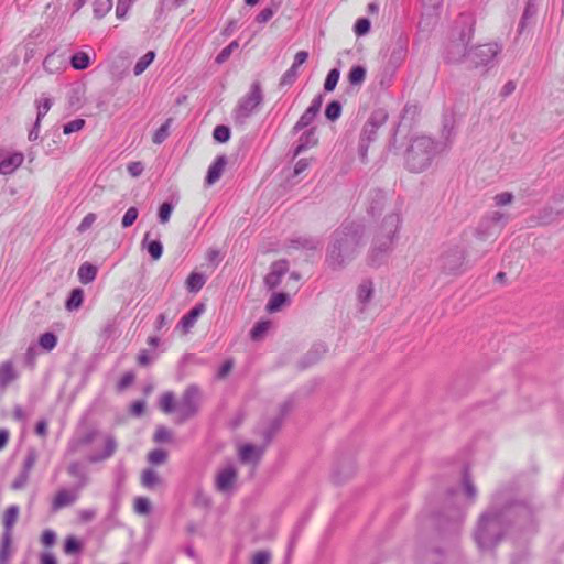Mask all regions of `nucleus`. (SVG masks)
<instances>
[{
    "label": "nucleus",
    "mask_w": 564,
    "mask_h": 564,
    "mask_svg": "<svg viewBox=\"0 0 564 564\" xmlns=\"http://www.w3.org/2000/svg\"><path fill=\"white\" fill-rule=\"evenodd\" d=\"M289 271V262L285 259L274 261L270 267V272L264 278V283L269 290L278 288L282 276Z\"/></svg>",
    "instance_id": "nucleus-14"
},
{
    "label": "nucleus",
    "mask_w": 564,
    "mask_h": 564,
    "mask_svg": "<svg viewBox=\"0 0 564 564\" xmlns=\"http://www.w3.org/2000/svg\"><path fill=\"white\" fill-rule=\"evenodd\" d=\"M466 251L460 245H451L444 248L440 258L438 267L446 275H459L465 270Z\"/></svg>",
    "instance_id": "nucleus-10"
},
{
    "label": "nucleus",
    "mask_w": 564,
    "mask_h": 564,
    "mask_svg": "<svg viewBox=\"0 0 564 564\" xmlns=\"http://www.w3.org/2000/svg\"><path fill=\"white\" fill-rule=\"evenodd\" d=\"M30 478V474L26 471H20L19 475L15 477L13 482L11 484V488L13 490H20L25 487Z\"/></svg>",
    "instance_id": "nucleus-61"
},
{
    "label": "nucleus",
    "mask_w": 564,
    "mask_h": 564,
    "mask_svg": "<svg viewBox=\"0 0 564 564\" xmlns=\"http://www.w3.org/2000/svg\"><path fill=\"white\" fill-rule=\"evenodd\" d=\"M200 389L196 384H189L183 392L176 406V422L182 424L194 417L200 405Z\"/></svg>",
    "instance_id": "nucleus-11"
},
{
    "label": "nucleus",
    "mask_w": 564,
    "mask_h": 564,
    "mask_svg": "<svg viewBox=\"0 0 564 564\" xmlns=\"http://www.w3.org/2000/svg\"><path fill=\"white\" fill-rule=\"evenodd\" d=\"M514 491L510 488L498 490L491 500L489 508L478 519L474 539L480 550L494 549L502 538L506 523L511 514L524 509Z\"/></svg>",
    "instance_id": "nucleus-1"
},
{
    "label": "nucleus",
    "mask_w": 564,
    "mask_h": 564,
    "mask_svg": "<svg viewBox=\"0 0 564 564\" xmlns=\"http://www.w3.org/2000/svg\"><path fill=\"white\" fill-rule=\"evenodd\" d=\"M501 46L497 43H486L469 48L468 62L475 68L494 67L497 56L501 53Z\"/></svg>",
    "instance_id": "nucleus-12"
},
{
    "label": "nucleus",
    "mask_w": 564,
    "mask_h": 564,
    "mask_svg": "<svg viewBox=\"0 0 564 564\" xmlns=\"http://www.w3.org/2000/svg\"><path fill=\"white\" fill-rule=\"evenodd\" d=\"M264 452V447L246 444L240 448L239 458L242 463L258 462Z\"/></svg>",
    "instance_id": "nucleus-23"
},
{
    "label": "nucleus",
    "mask_w": 564,
    "mask_h": 564,
    "mask_svg": "<svg viewBox=\"0 0 564 564\" xmlns=\"http://www.w3.org/2000/svg\"><path fill=\"white\" fill-rule=\"evenodd\" d=\"M237 480V470L232 466H228L220 470L216 477V488L221 492L229 491Z\"/></svg>",
    "instance_id": "nucleus-17"
},
{
    "label": "nucleus",
    "mask_w": 564,
    "mask_h": 564,
    "mask_svg": "<svg viewBox=\"0 0 564 564\" xmlns=\"http://www.w3.org/2000/svg\"><path fill=\"white\" fill-rule=\"evenodd\" d=\"M150 232H147L142 240V247L149 252L153 260H159L163 253V246L160 240H149Z\"/></svg>",
    "instance_id": "nucleus-26"
},
{
    "label": "nucleus",
    "mask_w": 564,
    "mask_h": 564,
    "mask_svg": "<svg viewBox=\"0 0 564 564\" xmlns=\"http://www.w3.org/2000/svg\"><path fill=\"white\" fill-rule=\"evenodd\" d=\"M162 482L159 474L152 469L147 468L141 474V485L147 489H154Z\"/></svg>",
    "instance_id": "nucleus-28"
},
{
    "label": "nucleus",
    "mask_w": 564,
    "mask_h": 564,
    "mask_svg": "<svg viewBox=\"0 0 564 564\" xmlns=\"http://www.w3.org/2000/svg\"><path fill=\"white\" fill-rule=\"evenodd\" d=\"M373 286L371 281H362L358 286L357 296L360 303L367 304L372 297Z\"/></svg>",
    "instance_id": "nucleus-40"
},
{
    "label": "nucleus",
    "mask_w": 564,
    "mask_h": 564,
    "mask_svg": "<svg viewBox=\"0 0 564 564\" xmlns=\"http://www.w3.org/2000/svg\"><path fill=\"white\" fill-rule=\"evenodd\" d=\"M370 30V21L367 18L358 19L355 24V33L358 36L365 35Z\"/></svg>",
    "instance_id": "nucleus-62"
},
{
    "label": "nucleus",
    "mask_w": 564,
    "mask_h": 564,
    "mask_svg": "<svg viewBox=\"0 0 564 564\" xmlns=\"http://www.w3.org/2000/svg\"><path fill=\"white\" fill-rule=\"evenodd\" d=\"M394 69L390 68V66H386L378 75L377 82L381 89H388L393 80Z\"/></svg>",
    "instance_id": "nucleus-39"
},
{
    "label": "nucleus",
    "mask_w": 564,
    "mask_h": 564,
    "mask_svg": "<svg viewBox=\"0 0 564 564\" xmlns=\"http://www.w3.org/2000/svg\"><path fill=\"white\" fill-rule=\"evenodd\" d=\"M315 117L316 116L314 113H312L311 111L305 110L304 113L297 120V122L294 124L293 132L297 133L302 129L308 127L314 121Z\"/></svg>",
    "instance_id": "nucleus-46"
},
{
    "label": "nucleus",
    "mask_w": 564,
    "mask_h": 564,
    "mask_svg": "<svg viewBox=\"0 0 564 564\" xmlns=\"http://www.w3.org/2000/svg\"><path fill=\"white\" fill-rule=\"evenodd\" d=\"M405 54L406 47L402 43H399L398 46L390 54L388 66L395 70L404 59Z\"/></svg>",
    "instance_id": "nucleus-35"
},
{
    "label": "nucleus",
    "mask_w": 564,
    "mask_h": 564,
    "mask_svg": "<svg viewBox=\"0 0 564 564\" xmlns=\"http://www.w3.org/2000/svg\"><path fill=\"white\" fill-rule=\"evenodd\" d=\"M139 215V210L137 207L132 206L130 207L123 215L121 225L123 228H128L133 225V223L137 220Z\"/></svg>",
    "instance_id": "nucleus-54"
},
{
    "label": "nucleus",
    "mask_w": 564,
    "mask_h": 564,
    "mask_svg": "<svg viewBox=\"0 0 564 564\" xmlns=\"http://www.w3.org/2000/svg\"><path fill=\"white\" fill-rule=\"evenodd\" d=\"M134 511L138 514H148L151 511V503L148 498L138 497L134 500Z\"/></svg>",
    "instance_id": "nucleus-51"
},
{
    "label": "nucleus",
    "mask_w": 564,
    "mask_h": 564,
    "mask_svg": "<svg viewBox=\"0 0 564 564\" xmlns=\"http://www.w3.org/2000/svg\"><path fill=\"white\" fill-rule=\"evenodd\" d=\"M447 148L448 143L438 144L429 137H416L412 139L405 152L406 167L414 173L423 172L431 165L436 153Z\"/></svg>",
    "instance_id": "nucleus-3"
},
{
    "label": "nucleus",
    "mask_w": 564,
    "mask_h": 564,
    "mask_svg": "<svg viewBox=\"0 0 564 564\" xmlns=\"http://www.w3.org/2000/svg\"><path fill=\"white\" fill-rule=\"evenodd\" d=\"M316 143L317 138L315 137V128H311L300 137L299 143L295 148L294 155H299L300 153L315 145Z\"/></svg>",
    "instance_id": "nucleus-25"
},
{
    "label": "nucleus",
    "mask_w": 564,
    "mask_h": 564,
    "mask_svg": "<svg viewBox=\"0 0 564 564\" xmlns=\"http://www.w3.org/2000/svg\"><path fill=\"white\" fill-rule=\"evenodd\" d=\"M40 347L45 351H51L57 345V337L54 333L46 332L39 338Z\"/></svg>",
    "instance_id": "nucleus-41"
},
{
    "label": "nucleus",
    "mask_w": 564,
    "mask_h": 564,
    "mask_svg": "<svg viewBox=\"0 0 564 564\" xmlns=\"http://www.w3.org/2000/svg\"><path fill=\"white\" fill-rule=\"evenodd\" d=\"M367 70L361 65L352 66L348 73V82L352 86L361 85L366 79Z\"/></svg>",
    "instance_id": "nucleus-33"
},
{
    "label": "nucleus",
    "mask_w": 564,
    "mask_h": 564,
    "mask_svg": "<svg viewBox=\"0 0 564 564\" xmlns=\"http://www.w3.org/2000/svg\"><path fill=\"white\" fill-rule=\"evenodd\" d=\"M173 208L174 206L169 202H164L160 206L158 216L161 224H166L170 220Z\"/></svg>",
    "instance_id": "nucleus-57"
},
{
    "label": "nucleus",
    "mask_w": 564,
    "mask_h": 564,
    "mask_svg": "<svg viewBox=\"0 0 564 564\" xmlns=\"http://www.w3.org/2000/svg\"><path fill=\"white\" fill-rule=\"evenodd\" d=\"M226 164H227V158L225 155L217 156L208 169L206 180H205L206 184H208V185L215 184L220 178Z\"/></svg>",
    "instance_id": "nucleus-19"
},
{
    "label": "nucleus",
    "mask_w": 564,
    "mask_h": 564,
    "mask_svg": "<svg viewBox=\"0 0 564 564\" xmlns=\"http://www.w3.org/2000/svg\"><path fill=\"white\" fill-rule=\"evenodd\" d=\"M463 490L469 502H474L477 497V488L474 485L469 471L467 468L464 470L463 475Z\"/></svg>",
    "instance_id": "nucleus-30"
},
{
    "label": "nucleus",
    "mask_w": 564,
    "mask_h": 564,
    "mask_svg": "<svg viewBox=\"0 0 564 564\" xmlns=\"http://www.w3.org/2000/svg\"><path fill=\"white\" fill-rule=\"evenodd\" d=\"M154 58H155L154 51H149L143 56H141L133 67L134 75L135 76L141 75L150 66V64L154 61Z\"/></svg>",
    "instance_id": "nucleus-36"
},
{
    "label": "nucleus",
    "mask_w": 564,
    "mask_h": 564,
    "mask_svg": "<svg viewBox=\"0 0 564 564\" xmlns=\"http://www.w3.org/2000/svg\"><path fill=\"white\" fill-rule=\"evenodd\" d=\"M67 473L69 476L77 479V482L74 486L77 490H82L88 485L89 477L86 468L79 462H72L67 467Z\"/></svg>",
    "instance_id": "nucleus-18"
},
{
    "label": "nucleus",
    "mask_w": 564,
    "mask_h": 564,
    "mask_svg": "<svg viewBox=\"0 0 564 564\" xmlns=\"http://www.w3.org/2000/svg\"><path fill=\"white\" fill-rule=\"evenodd\" d=\"M238 42L232 41L229 45H227L219 52V54L216 56V63L223 64L224 62H226L234 52V50L238 48Z\"/></svg>",
    "instance_id": "nucleus-52"
},
{
    "label": "nucleus",
    "mask_w": 564,
    "mask_h": 564,
    "mask_svg": "<svg viewBox=\"0 0 564 564\" xmlns=\"http://www.w3.org/2000/svg\"><path fill=\"white\" fill-rule=\"evenodd\" d=\"M299 76V70L295 67H290L281 77L280 86L292 85Z\"/></svg>",
    "instance_id": "nucleus-55"
},
{
    "label": "nucleus",
    "mask_w": 564,
    "mask_h": 564,
    "mask_svg": "<svg viewBox=\"0 0 564 564\" xmlns=\"http://www.w3.org/2000/svg\"><path fill=\"white\" fill-rule=\"evenodd\" d=\"M167 453L164 449L156 448L148 454V462L152 465H160L165 463Z\"/></svg>",
    "instance_id": "nucleus-48"
},
{
    "label": "nucleus",
    "mask_w": 564,
    "mask_h": 564,
    "mask_svg": "<svg viewBox=\"0 0 564 564\" xmlns=\"http://www.w3.org/2000/svg\"><path fill=\"white\" fill-rule=\"evenodd\" d=\"M79 492L80 490H77L76 487H74L73 489H59L52 500V511L56 512L65 507L75 503L79 497Z\"/></svg>",
    "instance_id": "nucleus-15"
},
{
    "label": "nucleus",
    "mask_w": 564,
    "mask_h": 564,
    "mask_svg": "<svg viewBox=\"0 0 564 564\" xmlns=\"http://www.w3.org/2000/svg\"><path fill=\"white\" fill-rule=\"evenodd\" d=\"M78 279L83 284H88L96 279L97 268L91 263H83L77 272Z\"/></svg>",
    "instance_id": "nucleus-29"
},
{
    "label": "nucleus",
    "mask_w": 564,
    "mask_h": 564,
    "mask_svg": "<svg viewBox=\"0 0 564 564\" xmlns=\"http://www.w3.org/2000/svg\"><path fill=\"white\" fill-rule=\"evenodd\" d=\"M18 378L13 362L7 360L0 364V389L4 390L11 382Z\"/></svg>",
    "instance_id": "nucleus-21"
},
{
    "label": "nucleus",
    "mask_w": 564,
    "mask_h": 564,
    "mask_svg": "<svg viewBox=\"0 0 564 564\" xmlns=\"http://www.w3.org/2000/svg\"><path fill=\"white\" fill-rule=\"evenodd\" d=\"M204 311H205L204 304L195 305L193 308H191V311L187 314H185L181 318V321L178 323V327H181L184 333H188L189 329L197 322L198 317L204 313Z\"/></svg>",
    "instance_id": "nucleus-20"
},
{
    "label": "nucleus",
    "mask_w": 564,
    "mask_h": 564,
    "mask_svg": "<svg viewBox=\"0 0 564 564\" xmlns=\"http://www.w3.org/2000/svg\"><path fill=\"white\" fill-rule=\"evenodd\" d=\"M387 119V115L382 111L373 112L362 127L360 139L371 142L375 140L379 128Z\"/></svg>",
    "instance_id": "nucleus-13"
},
{
    "label": "nucleus",
    "mask_w": 564,
    "mask_h": 564,
    "mask_svg": "<svg viewBox=\"0 0 564 564\" xmlns=\"http://www.w3.org/2000/svg\"><path fill=\"white\" fill-rule=\"evenodd\" d=\"M321 245V241L316 237L301 236L290 241V246L295 249L304 250H316Z\"/></svg>",
    "instance_id": "nucleus-24"
},
{
    "label": "nucleus",
    "mask_w": 564,
    "mask_h": 564,
    "mask_svg": "<svg viewBox=\"0 0 564 564\" xmlns=\"http://www.w3.org/2000/svg\"><path fill=\"white\" fill-rule=\"evenodd\" d=\"M52 105V99L43 94L41 98L36 100V119L42 120L45 117V115L50 111Z\"/></svg>",
    "instance_id": "nucleus-43"
},
{
    "label": "nucleus",
    "mask_w": 564,
    "mask_h": 564,
    "mask_svg": "<svg viewBox=\"0 0 564 564\" xmlns=\"http://www.w3.org/2000/svg\"><path fill=\"white\" fill-rule=\"evenodd\" d=\"M366 245L365 228L360 224L347 223L338 227L329 237L325 264L332 271H340L349 265Z\"/></svg>",
    "instance_id": "nucleus-2"
},
{
    "label": "nucleus",
    "mask_w": 564,
    "mask_h": 564,
    "mask_svg": "<svg viewBox=\"0 0 564 564\" xmlns=\"http://www.w3.org/2000/svg\"><path fill=\"white\" fill-rule=\"evenodd\" d=\"M269 322H258L250 332V336L253 340L262 338L264 333L269 329Z\"/></svg>",
    "instance_id": "nucleus-58"
},
{
    "label": "nucleus",
    "mask_w": 564,
    "mask_h": 564,
    "mask_svg": "<svg viewBox=\"0 0 564 564\" xmlns=\"http://www.w3.org/2000/svg\"><path fill=\"white\" fill-rule=\"evenodd\" d=\"M24 161L22 152L0 154V174H12Z\"/></svg>",
    "instance_id": "nucleus-16"
},
{
    "label": "nucleus",
    "mask_w": 564,
    "mask_h": 564,
    "mask_svg": "<svg viewBox=\"0 0 564 564\" xmlns=\"http://www.w3.org/2000/svg\"><path fill=\"white\" fill-rule=\"evenodd\" d=\"M457 23L462 26L458 34L445 47L444 58L447 63L457 64L468 61V44L474 35V20L468 14H460Z\"/></svg>",
    "instance_id": "nucleus-5"
},
{
    "label": "nucleus",
    "mask_w": 564,
    "mask_h": 564,
    "mask_svg": "<svg viewBox=\"0 0 564 564\" xmlns=\"http://www.w3.org/2000/svg\"><path fill=\"white\" fill-rule=\"evenodd\" d=\"M206 279L204 274L193 272L189 274V276L186 280V285L189 292H198L205 284Z\"/></svg>",
    "instance_id": "nucleus-38"
},
{
    "label": "nucleus",
    "mask_w": 564,
    "mask_h": 564,
    "mask_svg": "<svg viewBox=\"0 0 564 564\" xmlns=\"http://www.w3.org/2000/svg\"><path fill=\"white\" fill-rule=\"evenodd\" d=\"M82 550L80 542L73 535L66 538L64 543V552L66 554H76Z\"/></svg>",
    "instance_id": "nucleus-49"
},
{
    "label": "nucleus",
    "mask_w": 564,
    "mask_h": 564,
    "mask_svg": "<svg viewBox=\"0 0 564 564\" xmlns=\"http://www.w3.org/2000/svg\"><path fill=\"white\" fill-rule=\"evenodd\" d=\"M564 215V187L557 191L549 200L535 204L531 221L536 225H550Z\"/></svg>",
    "instance_id": "nucleus-8"
},
{
    "label": "nucleus",
    "mask_w": 564,
    "mask_h": 564,
    "mask_svg": "<svg viewBox=\"0 0 564 564\" xmlns=\"http://www.w3.org/2000/svg\"><path fill=\"white\" fill-rule=\"evenodd\" d=\"M19 513H20V508L17 505H11L6 509L4 514H3V520H2V523H3L2 534L12 535L13 527L18 521Z\"/></svg>",
    "instance_id": "nucleus-22"
},
{
    "label": "nucleus",
    "mask_w": 564,
    "mask_h": 564,
    "mask_svg": "<svg viewBox=\"0 0 564 564\" xmlns=\"http://www.w3.org/2000/svg\"><path fill=\"white\" fill-rule=\"evenodd\" d=\"M341 115V105L337 100L330 101L325 109V117L330 120H337Z\"/></svg>",
    "instance_id": "nucleus-45"
},
{
    "label": "nucleus",
    "mask_w": 564,
    "mask_h": 564,
    "mask_svg": "<svg viewBox=\"0 0 564 564\" xmlns=\"http://www.w3.org/2000/svg\"><path fill=\"white\" fill-rule=\"evenodd\" d=\"M100 440L104 444L102 452H95L88 456L89 463H99L110 458L117 451L118 443L116 437L110 433H104L99 430L93 429L87 431L82 437L72 440L66 448V454L74 455L80 446L91 444L94 441Z\"/></svg>",
    "instance_id": "nucleus-6"
},
{
    "label": "nucleus",
    "mask_w": 564,
    "mask_h": 564,
    "mask_svg": "<svg viewBox=\"0 0 564 564\" xmlns=\"http://www.w3.org/2000/svg\"><path fill=\"white\" fill-rule=\"evenodd\" d=\"M400 223L401 218L397 213H391L384 217L368 254L369 265L379 267L383 259L392 250L393 241L399 230Z\"/></svg>",
    "instance_id": "nucleus-4"
},
{
    "label": "nucleus",
    "mask_w": 564,
    "mask_h": 564,
    "mask_svg": "<svg viewBox=\"0 0 564 564\" xmlns=\"http://www.w3.org/2000/svg\"><path fill=\"white\" fill-rule=\"evenodd\" d=\"M155 443H166L172 440L171 431L165 426H158L153 436Z\"/></svg>",
    "instance_id": "nucleus-53"
},
{
    "label": "nucleus",
    "mask_w": 564,
    "mask_h": 564,
    "mask_svg": "<svg viewBox=\"0 0 564 564\" xmlns=\"http://www.w3.org/2000/svg\"><path fill=\"white\" fill-rule=\"evenodd\" d=\"M37 355V348L34 345L29 346L24 354V365L32 369L35 366Z\"/></svg>",
    "instance_id": "nucleus-60"
},
{
    "label": "nucleus",
    "mask_w": 564,
    "mask_h": 564,
    "mask_svg": "<svg viewBox=\"0 0 564 564\" xmlns=\"http://www.w3.org/2000/svg\"><path fill=\"white\" fill-rule=\"evenodd\" d=\"M271 555L267 551L257 552L252 557V564H269Z\"/></svg>",
    "instance_id": "nucleus-64"
},
{
    "label": "nucleus",
    "mask_w": 564,
    "mask_h": 564,
    "mask_svg": "<svg viewBox=\"0 0 564 564\" xmlns=\"http://www.w3.org/2000/svg\"><path fill=\"white\" fill-rule=\"evenodd\" d=\"M112 8V0H95L94 15L97 19L104 18Z\"/></svg>",
    "instance_id": "nucleus-42"
},
{
    "label": "nucleus",
    "mask_w": 564,
    "mask_h": 564,
    "mask_svg": "<svg viewBox=\"0 0 564 564\" xmlns=\"http://www.w3.org/2000/svg\"><path fill=\"white\" fill-rule=\"evenodd\" d=\"M263 102V91L259 82H253L249 91L242 96L232 110L234 122L243 126Z\"/></svg>",
    "instance_id": "nucleus-7"
},
{
    "label": "nucleus",
    "mask_w": 564,
    "mask_h": 564,
    "mask_svg": "<svg viewBox=\"0 0 564 564\" xmlns=\"http://www.w3.org/2000/svg\"><path fill=\"white\" fill-rule=\"evenodd\" d=\"M12 550V535L1 534L0 539V564H8L11 560Z\"/></svg>",
    "instance_id": "nucleus-27"
},
{
    "label": "nucleus",
    "mask_w": 564,
    "mask_h": 564,
    "mask_svg": "<svg viewBox=\"0 0 564 564\" xmlns=\"http://www.w3.org/2000/svg\"><path fill=\"white\" fill-rule=\"evenodd\" d=\"M513 195L510 192L498 193L494 196V203L497 207H503L513 202Z\"/></svg>",
    "instance_id": "nucleus-56"
},
{
    "label": "nucleus",
    "mask_w": 564,
    "mask_h": 564,
    "mask_svg": "<svg viewBox=\"0 0 564 564\" xmlns=\"http://www.w3.org/2000/svg\"><path fill=\"white\" fill-rule=\"evenodd\" d=\"M213 137L216 141L225 143L230 138V129L227 126L219 124L214 129Z\"/></svg>",
    "instance_id": "nucleus-50"
},
{
    "label": "nucleus",
    "mask_w": 564,
    "mask_h": 564,
    "mask_svg": "<svg viewBox=\"0 0 564 564\" xmlns=\"http://www.w3.org/2000/svg\"><path fill=\"white\" fill-rule=\"evenodd\" d=\"M509 219V215L500 210L487 213L476 228V238L481 241H495Z\"/></svg>",
    "instance_id": "nucleus-9"
},
{
    "label": "nucleus",
    "mask_w": 564,
    "mask_h": 564,
    "mask_svg": "<svg viewBox=\"0 0 564 564\" xmlns=\"http://www.w3.org/2000/svg\"><path fill=\"white\" fill-rule=\"evenodd\" d=\"M90 64V57L85 52H77L70 58V65L77 70H84L88 68Z\"/></svg>",
    "instance_id": "nucleus-37"
},
{
    "label": "nucleus",
    "mask_w": 564,
    "mask_h": 564,
    "mask_svg": "<svg viewBox=\"0 0 564 564\" xmlns=\"http://www.w3.org/2000/svg\"><path fill=\"white\" fill-rule=\"evenodd\" d=\"M289 295L285 293H274L270 301L267 304V311L269 313H275L281 310V307L289 302Z\"/></svg>",
    "instance_id": "nucleus-32"
},
{
    "label": "nucleus",
    "mask_w": 564,
    "mask_h": 564,
    "mask_svg": "<svg viewBox=\"0 0 564 564\" xmlns=\"http://www.w3.org/2000/svg\"><path fill=\"white\" fill-rule=\"evenodd\" d=\"M84 126H85L84 119H80V118L74 119L63 126V132L65 134H70L73 132L80 131L84 128Z\"/></svg>",
    "instance_id": "nucleus-59"
},
{
    "label": "nucleus",
    "mask_w": 564,
    "mask_h": 564,
    "mask_svg": "<svg viewBox=\"0 0 564 564\" xmlns=\"http://www.w3.org/2000/svg\"><path fill=\"white\" fill-rule=\"evenodd\" d=\"M340 72L337 68H333L328 72L325 83L324 89L326 91H333L339 80Z\"/></svg>",
    "instance_id": "nucleus-47"
},
{
    "label": "nucleus",
    "mask_w": 564,
    "mask_h": 564,
    "mask_svg": "<svg viewBox=\"0 0 564 564\" xmlns=\"http://www.w3.org/2000/svg\"><path fill=\"white\" fill-rule=\"evenodd\" d=\"M83 301L84 291L80 288L74 289L66 301V310L69 312L78 310L82 306Z\"/></svg>",
    "instance_id": "nucleus-31"
},
{
    "label": "nucleus",
    "mask_w": 564,
    "mask_h": 564,
    "mask_svg": "<svg viewBox=\"0 0 564 564\" xmlns=\"http://www.w3.org/2000/svg\"><path fill=\"white\" fill-rule=\"evenodd\" d=\"M172 119L169 118L153 134L152 141L155 144L163 143L170 134Z\"/></svg>",
    "instance_id": "nucleus-44"
},
{
    "label": "nucleus",
    "mask_w": 564,
    "mask_h": 564,
    "mask_svg": "<svg viewBox=\"0 0 564 564\" xmlns=\"http://www.w3.org/2000/svg\"><path fill=\"white\" fill-rule=\"evenodd\" d=\"M177 403L175 402L174 393L171 391H167L163 393L160 398V409L166 413L170 414L172 412H176Z\"/></svg>",
    "instance_id": "nucleus-34"
},
{
    "label": "nucleus",
    "mask_w": 564,
    "mask_h": 564,
    "mask_svg": "<svg viewBox=\"0 0 564 564\" xmlns=\"http://www.w3.org/2000/svg\"><path fill=\"white\" fill-rule=\"evenodd\" d=\"M134 373L129 371V372H126L119 380L118 384H117V388L119 391H123L124 389H127L129 386L132 384V382L134 381Z\"/></svg>",
    "instance_id": "nucleus-63"
}]
</instances>
